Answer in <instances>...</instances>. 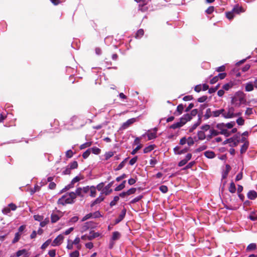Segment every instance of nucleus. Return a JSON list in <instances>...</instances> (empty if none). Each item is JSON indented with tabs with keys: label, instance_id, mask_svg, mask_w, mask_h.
Returning <instances> with one entry per match:
<instances>
[{
	"label": "nucleus",
	"instance_id": "nucleus-1",
	"mask_svg": "<svg viewBox=\"0 0 257 257\" xmlns=\"http://www.w3.org/2000/svg\"><path fill=\"white\" fill-rule=\"evenodd\" d=\"M209 112L210 115H208V117H218L221 116L226 119L232 118V117L234 116L233 113V106H228L226 109L221 108L218 110H216L211 111L210 108L207 109V113Z\"/></svg>",
	"mask_w": 257,
	"mask_h": 257
},
{
	"label": "nucleus",
	"instance_id": "nucleus-2",
	"mask_svg": "<svg viewBox=\"0 0 257 257\" xmlns=\"http://www.w3.org/2000/svg\"><path fill=\"white\" fill-rule=\"evenodd\" d=\"M76 198V194L74 192H71L68 194L63 195L58 200V203L64 205L66 204H71L74 202Z\"/></svg>",
	"mask_w": 257,
	"mask_h": 257
},
{
	"label": "nucleus",
	"instance_id": "nucleus-3",
	"mask_svg": "<svg viewBox=\"0 0 257 257\" xmlns=\"http://www.w3.org/2000/svg\"><path fill=\"white\" fill-rule=\"evenodd\" d=\"M244 100V96L240 92H236L234 96L231 98V103L235 107H239L241 103Z\"/></svg>",
	"mask_w": 257,
	"mask_h": 257
},
{
	"label": "nucleus",
	"instance_id": "nucleus-4",
	"mask_svg": "<svg viewBox=\"0 0 257 257\" xmlns=\"http://www.w3.org/2000/svg\"><path fill=\"white\" fill-rule=\"evenodd\" d=\"M216 127L220 131L219 133L220 134L223 135L227 137L230 136V132L226 129L224 123H218L216 125Z\"/></svg>",
	"mask_w": 257,
	"mask_h": 257
},
{
	"label": "nucleus",
	"instance_id": "nucleus-5",
	"mask_svg": "<svg viewBox=\"0 0 257 257\" xmlns=\"http://www.w3.org/2000/svg\"><path fill=\"white\" fill-rule=\"evenodd\" d=\"M62 212L59 210L54 211L51 215V221L52 223H55L58 221L61 217H62Z\"/></svg>",
	"mask_w": 257,
	"mask_h": 257
},
{
	"label": "nucleus",
	"instance_id": "nucleus-6",
	"mask_svg": "<svg viewBox=\"0 0 257 257\" xmlns=\"http://www.w3.org/2000/svg\"><path fill=\"white\" fill-rule=\"evenodd\" d=\"M64 237L63 235L60 234L56 238L54 239V240L52 242L51 245L53 246H59L63 242L64 240Z\"/></svg>",
	"mask_w": 257,
	"mask_h": 257
},
{
	"label": "nucleus",
	"instance_id": "nucleus-7",
	"mask_svg": "<svg viewBox=\"0 0 257 257\" xmlns=\"http://www.w3.org/2000/svg\"><path fill=\"white\" fill-rule=\"evenodd\" d=\"M157 128L155 127L152 130H149L147 133V136L148 137V140H151L154 139H155L157 137Z\"/></svg>",
	"mask_w": 257,
	"mask_h": 257
},
{
	"label": "nucleus",
	"instance_id": "nucleus-8",
	"mask_svg": "<svg viewBox=\"0 0 257 257\" xmlns=\"http://www.w3.org/2000/svg\"><path fill=\"white\" fill-rule=\"evenodd\" d=\"M114 182L112 181L110 182L107 185H106L102 190V193L107 195H108L112 192V189L110 188L113 185Z\"/></svg>",
	"mask_w": 257,
	"mask_h": 257
},
{
	"label": "nucleus",
	"instance_id": "nucleus-9",
	"mask_svg": "<svg viewBox=\"0 0 257 257\" xmlns=\"http://www.w3.org/2000/svg\"><path fill=\"white\" fill-rule=\"evenodd\" d=\"M191 119V115L189 113H187L183 115L180 120L182 124L184 125L187 121H190Z\"/></svg>",
	"mask_w": 257,
	"mask_h": 257
},
{
	"label": "nucleus",
	"instance_id": "nucleus-10",
	"mask_svg": "<svg viewBox=\"0 0 257 257\" xmlns=\"http://www.w3.org/2000/svg\"><path fill=\"white\" fill-rule=\"evenodd\" d=\"M232 10L236 14H239L245 12V10L239 5H235Z\"/></svg>",
	"mask_w": 257,
	"mask_h": 257
},
{
	"label": "nucleus",
	"instance_id": "nucleus-11",
	"mask_svg": "<svg viewBox=\"0 0 257 257\" xmlns=\"http://www.w3.org/2000/svg\"><path fill=\"white\" fill-rule=\"evenodd\" d=\"M126 214V209L125 208L123 209L117 218L115 220V223H118L120 222L124 217Z\"/></svg>",
	"mask_w": 257,
	"mask_h": 257
},
{
	"label": "nucleus",
	"instance_id": "nucleus-12",
	"mask_svg": "<svg viewBox=\"0 0 257 257\" xmlns=\"http://www.w3.org/2000/svg\"><path fill=\"white\" fill-rule=\"evenodd\" d=\"M253 85L252 81L246 83L245 85V90L247 92L251 91L253 90Z\"/></svg>",
	"mask_w": 257,
	"mask_h": 257
},
{
	"label": "nucleus",
	"instance_id": "nucleus-13",
	"mask_svg": "<svg viewBox=\"0 0 257 257\" xmlns=\"http://www.w3.org/2000/svg\"><path fill=\"white\" fill-rule=\"evenodd\" d=\"M209 135L207 136V139L208 140H210L212 138V137L216 136L219 134H220L216 130H215L214 129L209 130Z\"/></svg>",
	"mask_w": 257,
	"mask_h": 257
},
{
	"label": "nucleus",
	"instance_id": "nucleus-14",
	"mask_svg": "<svg viewBox=\"0 0 257 257\" xmlns=\"http://www.w3.org/2000/svg\"><path fill=\"white\" fill-rule=\"evenodd\" d=\"M247 197L251 200H254L257 197V193L254 191H250L247 193Z\"/></svg>",
	"mask_w": 257,
	"mask_h": 257
},
{
	"label": "nucleus",
	"instance_id": "nucleus-15",
	"mask_svg": "<svg viewBox=\"0 0 257 257\" xmlns=\"http://www.w3.org/2000/svg\"><path fill=\"white\" fill-rule=\"evenodd\" d=\"M99 236V233L98 232H95L94 231H91L88 235V240H91L95 238H96Z\"/></svg>",
	"mask_w": 257,
	"mask_h": 257
},
{
	"label": "nucleus",
	"instance_id": "nucleus-16",
	"mask_svg": "<svg viewBox=\"0 0 257 257\" xmlns=\"http://www.w3.org/2000/svg\"><path fill=\"white\" fill-rule=\"evenodd\" d=\"M204 156L209 159L214 158L215 156V153L212 151H206L204 152Z\"/></svg>",
	"mask_w": 257,
	"mask_h": 257
},
{
	"label": "nucleus",
	"instance_id": "nucleus-17",
	"mask_svg": "<svg viewBox=\"0 0 257 257\" xmlns=\"http://www.w3.org/2000/svg\"><path fill=\"white\" fill-rule=\"evenodd\" d=\"M120 237V233L118 231H114L112 233L111 240L115 241L118 240Z\"/></svg>",
	"mask_w": 257,
	"mask_h": 257
},
{
	"label": "nucleus",
	"instance_id": "nucleus-18",
	"mask_svg": "<svg viewBox=\"0 0 257 257\" xmlns=\"http://www.w3.org/2000/svg\"><path fill=\"white\" fill-rule=\"evenodd\" d=\"M248 147V143L247 142H246L241 147L240 153L241 154H244L246 151Z\"/></svg>",
	"mask_w": 257,
	"mask_h": 257
},
{
	"label": "nucleus",
	"instance_id": "nucleus-19",
	"mask_svg": "<svg viewBox=\"0 0 257 257\" xmlns=\"http://www.w3.org/2000/svg\"><path fill=\"white\" fill-rule=\"evenodd\" d=\"M256 248V245L255 243H250L248 246H247L246 248V251H250L253 250H255Z\"/></svg>",
	"mask_w": 257,
	"mask_h": 257
},
{
	"label": "nucleus",
	"instance_id": "nucleus-20",
	"mask_svg": "<svg viewBox=\"0 0 257 257\" xmlns=\"http://www.w3.org/2000/svg\"><path fill=\"white\" fill-rule=\"evenodd\" d=\"M248 218L252 221L257 220V213L254 211L250 213Z\"/></svg>",
	"mask_w": 257,
	"mask_h": 257
},
{
	"label": "nucleus",
	"instance_id": "nucleus-21",
	"mask_svg": "<svg viewBox=\"0 0 257 257\" xmlns=\"http://www.w3.org/2000/svg\"><path fill=\"white\" fill-rule=\"evenodd\" d=\"M183 125V124H182L181 121L180 120L179 121L175 122L174 124H173L172 125H171L170 127L171 128H173V129H176L178 128L181 127Z\"/></svg>",
	"mask_w": 257,
	"mask_h": 257
},
{
	"label": "nucleus",
	"instance_id": "nucleus-22",
	"mask_svg": "<svg viewBox=\"0 0 257 257\" xmlns=\"http://www.w3.org/2000/svg\"><path fill=\"white\" fill-rule=\"evenodd\" d=\"M198 138L200 140H203L206 138H207V136H206L204 131H200L198 132Z\"/></svg>",
	"mask_w": 257,
	"mask_h": 257
},
{
	"label": "nucleus",
	"instance_id": "nucleus-23",
	"mask_svg": "<svg viewBox=\"0 0 257 257\" xmlns=\"http://www.w3.org/2000/svg\"><path fill=\"white\" fill-rule=\"evenodd\" d=\"M103 199H104L103 197H102L101 196L98 197L93 202H92V203L91 204V206L93 207L95 204L100 203L101 201H102L103 200Z\"/></svg>",
	"mask_w": 257,
	"mask_h": 257
},
{
	"label": "nucleus",
	"instance_id": "nucleus-24",
	"mask_svg": "<svg viewBox=\"0 0 257 257\" xmlns=\"http://www.w3.org/2000/svg\"><path fill=\"white\" fill-rule=\"evenodd\" d=\"M125 183L126 181H123L120 184L115 187L114 190L115 191H119L123 189L125 187Z\"/></svg>",
	"mask_w": 257,
	"mask_h": 257
},
{
	"label": "nucleus",
	"instance_id": "nucleus-25",
	"mask_svg": "<svg viewBox=\"0 0 257 257\" xmlns=\"http://www.w3.org/2000/svg\"><path fill=\"white\" fill-rule=\"evenodd\" d=\"M135 121V118H131L128 120H127L125 122H124L123 124V126L124 128H126L128 127L130 124L133 123Z\"/></svg>",
	"mask_w": 257,
	"mask_h": 257
},
{
	"label": "nucleus",
	"instance_id": "nucleus-26",
	"mask_svg": "<svg viewBox=\"0 0 257 257\" xmlns=\"http://www.w3.org/2000/svg\"><path fill=\"white\" fill-rule=\"evenodd\" d=\"M233 86V83L232 82H230L223 85L222 88L225 90H228L229 89L232 88Z\"/></svg>",
	"mask_w": 257,
	"mask_h": 257
},
{
	"label": "nucleus",
	"instance_id": "nucleus-27",
	"mask_svg": "<svg viewBox=\"0 0 257 257\" xmlns=\"http://www.w3.org/2000/svg\"><path fill=\"white\" fill-rule=\"evenodd\" d=\"M154 147H155V145H149V146L146 147L144 149V153H148L150 152L151 151H152L154 149Z\"/></svg>",
	"mask_w": 257,
	"mask_h": 257
},
{
	"label": "nucleus",
	"instance_id": "nucleus-28",
	"mask_svg": "<svg viewBox=\"0 0 257 257\" xmlns=\"http://www.w3.org/2000/svg\"><path fill=\"white\" fill-rule=\"evenodd\" d=\"M127 158H125L123 161H122L115 169L116 171L121 170L124 166L127 161Z\"/></svg>",
	"mask_w": 257,
	"mask_h": 257
},
{
	"label": "nucleus",
	"instance_id": "nucleus-29",
	"mask_svg": "<svg viewBox=\"0 0 257 257\" xmlns=\"http://www.w3.org/2000/svg\"><path fill=\"white\" fill-rule=\"evenodd\" d=\"M89 191H90V196L92 197H95L96 194L95 187L94 186H91V187H90Z\"/></svg>",
	"mask_w": 257,
	"mask_h": 257
},
{
	"label": "nucleus",
	"instance_id": "nucleus-30",
	"mask_svg": "<svg viewBox=\"0 0 257 257\" xmlns=\"http://www.w3.org/2000/svg\"><path fill=\"white\" fill-rule=\"evenodd\" d=\"M74 183H72L71 181L70 184H69L68 185L66 186L65 188H64L61 191V193L64 192L67 190H68L69 189L73 188L74 187Z\"/></svg>",
	"mask_w": 257,
	"mask_h": 257
},
{
	"label": "nucleus",
	"instance_id": "nucleus-31",
	"mask_svg": "<svg viewBox=\"0 0 257 257\" xmlns=\"http://www.w3.org/2000/svg\"><path fill=\"white\" fill-rule=\"evenodd\" d=\"M144 34V31L143 29H139L136 34V38L137 39H140Z\"/></svg>",
	"mask_w": 257,
	"mask_h": 257
},
{
	"label": "nucleus",
	"instance_id": "nucleus-32",
	"mask_svg": "<svg viewBox=\"0 0 257 257\" xmlns=\"http://www.w3.org/2000/svg\"><path fill=\"white\" fill-rule=\"evenodd\" d=\"M224 125L226 126V129L228 130V129H231L233 127V126L235 125V121H230L229 122L224 123Z\"/></svg>",
	"mask_w": 257,
	"mask_h": 257
},
{
	"label": "nucleus",
	"instance_id": "nucleus-33",
	"mask_svg": "<svg viewBox=\"0 0 257 257\" xmlns=\"http://www.w3.org/2000/svg\"><path fill=\"white\" fill-rule=\"evenodd\" d=\"M71 121L72 122V125H75L76 127L78 126L77 122L79 121V118L76 116H74L71 118Z\"/></svg>",
	"mask_w": 257,
	"mask_h": 257
},
{
	"label": "nucleus",
	"instance_id": "nucleus-34",
	"mask_svg": "<svg viewBox=\"0 0 257 257\" xmlns=\"http://www.w3.org/2000/svg\"><path fill=\"white\" fill-rule=\"evenodd\" d=\"M234 14L235 13L232 10L230 12H228L226 13V17H227V19L231 20L234 18Z\"/></svg>",
	"mask_w": 257,
	"mask_h": 257
},
{
	"label": "nucleus",
	"instance_id": "nucleus-35",
	"mask_svg": "<svg viewBox=\"0 0 257 257\" xmlns=\"http://www.w3.org/2000/svg\"><path fill=\"white\" fill-rule=\"evenodd\" d=\"M21 233H20V232H17L16 234H15V237L14 238V239L12 241V242L13 243H16L18 241V240L20 239V237H21Z\"/></svg>",
	"mask_w": 257,
	"mask_h": 257
},
{
	"label": "nucleus",
	"instance_id": "nucleus-36",
	"mask_svg": "<svg viewBox=\"0 0 257 257\" xmlns=\"http://www.w3.org/2000/svg\"><path fill=\"white\" fill-rule=\"evenodd\" d=\"M229 191L230 192L233 193L236 191V187L234 183L233 182H231L230 184V186L229 187Z\"/></svg>",
	"mask_w": 257,
	"mask_h": 257
},
{
	"label": "nucleus",
	"instance_id": "nucleus-37",
	"mask_svg": "<svg viewBox=\"0 0 257 257\" xmlns=\"http://www.w3.org/2000/svg\"><path fill=\"white\" fill-rule=\"evenodd\" d=\"M90 149V151H91L92 153L95 155L99 154L101 152L100 149L97 147H93Z\"/></svg>",
	"mask_w": 257,
	"mask_h": 257
},
{
	"label": "nucleus",
	"instance_id": "nucleus-38",
	"mask_svg": "<svg viewBox=\"0 0 257 257\" xmlns=\"http://www.w3.org/2000/svg\"><path fill=\"white\" fill-rule=\"evenodd\" d=\"M78 216H73L70 219V220L68 221V223L69 225H72L74 224V223L76 222L78 220Z\"/></svg>",
	"mask_w": 257,
	"mask_h": 257
},
{
	"label": "nucleus",
	"instance_id": "nucleus-39",
	"mask_svg": "<svg viewBox=\"0 0 257 257\" xmlns=\"http://www.w3.org/2000/svg\"><path fill=\"white\" fill-rule=\"evenodd\" d=\"M51 242V239H48L46 241H45L42 245V246L41 247V249H46L49 246V245L50 244Z\"/></svg>",
	"mask_w": 257,
	"mask_h": 257
},
{
	"label": "nucleus",
	"instance_id": "nucleus-40",
	"mask_svg": "<svg viewBox=\"0 0 257 257\" xmlns=\"http://www.w3.org/2000/svg\"><path fill=\"white\" fill-rule=\"evenodd\" d=\"M80 241V239L79 237H76L73 241H72V242L74 244L77 245V248L78 249H80V246L79 245Z\"/></svg>",
	"mask_w": 257,
	"mask_h": 257
},
{
	"label": "nucleus",
	"instance_id": "nucleus-41",
	"mask_svg": "<svg viewBox=\"0 0 257 257\" xmlns=\"http://www.w3.org/2000/svg\"><path fill=\"white\" fill-rule=\"evenodd\" d=\"M68 167H70V169H74L77 168L78 167V163L76 161H73L72 163H70L68 165Z\"/></svg>",
	"mask_w": 257,
	"mask_h": 257
},
{
	"label": "nucleus",
	"instance_id": "nucleus-42",
	"mask_svg": "<svg viewBox=\"0 0 257 257\" xmlns=\"http://www.w3.org/2000/svg\"><path fill=\"white\" fill-rule=\"evenodd\" d=\"M183 109H184V106L183 104H180L178 105L177 107V111L178 112V115L181 114L182 113Z\"/></svg>",
	"mask_w": 257,
	"mask_h": 257
},
{
	"label": "nucleus",
	"instance_id": "nucleus-43",
	"mask_svg": "<svg viewBox=\"0 0 257 257\" xmlns=\"http://www.w3.org/2000/svg\"><path fill=\"white\" fill-rule=\"evenodd\" d=\"M119 196H115L113 198V200L110 202V205L111 206H114L116 204L117 202L119 200Z\"/></svg>",
	"mask_w": 257,
	"mask_h": 257
},
{
	"label": "nucleus",
	"instance_id": "nucleus-44",
	"mask_svg": "<svg viewBox=\"0 0 257 257\" xmlns=\"http://www.w3.org/2000/svg\"><path fill=\"white\" fill-rule=\"evenodd\" d=\"M49 222V219L48 218H45L44 220H42L40 221V225L43 227L46 226Z\"/></svg>",
	"mask_w": 257,
	"mask_h": 257
},
{
	"label": "nucleus",
	"instance_id": "nucleus-45",
	"mask_svg": "<svg viewBox=\"0 0 257 257\" xmlns=\"http://www.w3.org/2000/svg\"><path fill=\"white\" fill-rule=\"evenodd\" d=\"M142 197L143 196L142 195L138 196L131 200L130 203L132 204H134L137 202H139L142 198Z\"/></svg>",
	"mask_w": 257,
	"mask_h": 257
},
{
	"label": "nucleus",
	"instance_id": "nucleus-46",
	"mask_svg": "<svg viewBox=\"0 0 257 257\" xmlns=\"http://www.w3.org/2000/svg\"><path fill=\"white\" fill-rule=\"evenodd\" d=\"M71 169L67 166L65 170L62 172V174L64 175H69L71 173Z\"/></svg>",
	"mask_w": 257,
	"mask_h": 257
},
{
	"label": "nucleus",
	"instance_id": "nucleus-47",
	"mask_svg": "<svg viewBox=\"0 0 257 257\" xmlns=\"http://www.w3.org/2000/svg\"><path fill=\"white\" fill-rule=\"evenodd\" d=\"M73 243L72 242V241L70 239H68L67 241V248L68 249H72L73 247Z\"/></svg>",
	"mask_w": 257,
	"mask_h": 257
},
{
	"label": "nucleus",
	"instance_id": "nucleus-48",
	"mask_svg": "<svg viewBox=\"0 0 257 257\" xmlns=\"http://www.w3.org/2000/svg\"><path fill=\"white\" fill-rule=\"evenodd\" d=\"M136 191V188H132L126 191V193L127 194V196L130 195L131 194H134Z\"/></svg>",
	"mask_w": 257,
	"mask_h": 257
},
{
	"label": "nucleus",
	"instance_id": "nucleus-49",
	"mask_svg": "<svg viewBox=\"0 0 257 257\" xmlns=\"http://www.w3.org/2000/svg\"><path fill=\"white\" fill-rule=\"evenodd\" d=\"M113 156V153L112 152H108L105 153L104 156L106 160H108L110 158Z\"/></svg>",
	"mask_w": 257,
	"mask_h": 257
},
{
	"label": "nucleus",
	"instance_id": "nucleus-50",
	"mask_svg": "<svg viewBox=\"0 0 257 257\" xmlns=\"http://www.w3.org/2000/svg\"><path fill=\"white\" fill-rule=\"evenodd\" d=\"M69 256L70 257H79V252L78 250H75L70 253Z\"/></svg>",
	"mask_w": 257,
	"mask_h": 257
},
{
	"label": "nucleus",
	"instance_id": "nucleus-51",
	"mask_svg": "<svg viewBox=\"0 0 257 257\" xmlns=\"http://www.w3.org/2000/svg\"><path fill=\"white\" fill-rule=\"evenodd\" d=\"M90 149L87 150L85 152L83 153L82 157L84 159H86L90 154Z\"/></svg>",
	"mask_w": 257,
	"mask_h": 257
},
{
	"label": "nucleus",
	"instance_id": "nucleus-52",
	"mask_svg": "<svg viewBox=\"0 0 257 257\" xmlns=\"http://www.w3.org/2000/svg\"><path fill=\"white\" fill-rule=\"evenodd\" d=\"M92 213H88L87 214H86L85 216H84L82 220H81V221L82 222H83V221H85V220L88 219H90V218H92Z\"/></svg>",
	"mask_w": 257,
	"mask_h": 257
},
{
	"label": "nucleus",
	"instance_id": "nucleus-53",
	"mask_svg": "<svg viewBox=\"0 0 257 257\" xmlns=\"http://www.w3.org/2000/svg\"><path fill=\"white\" fill-rule=\"evenodd\" d=\"M253 113V109L252 108L248 107L246 109L245 114L249 116Z\"/></svg>",
	"mask_w": 257,
	"mask_h": 257
},
{
	"label": "nucleus",
	"instance_id": "nucleus-54",
	"mask_svg": "<svg viewBox=\"0 0 257 257\" xmlns=\"http://www.w3.org/2000/svg\"><path fill=\"white\" fill-rule=\"evenodd\" d=\"M82 188H78L76 190L75 192H74L76 194V197L77 196H82L83 195L82 194Z\"/></svg>",
	"mask_w": 257,
	"mask_h": 257
},
{
	"label": "nucleus",
	"instance_id": "nucleus-55",
	"mask_svg": "<svg viewBox=\"0 0 257 257\" xmlns=\"http://www.w3.org/2000/svg\"><path fill=\"white\" fill-rule=\"evenodd\" d=\"M91 145V143L90 142H86L82 145H81L80 147V149H84L86 147H90Z\"/></svg>",
	"mask_w": 257,
	"mask_h": 257
},
{
	"label": "nucleus",
	"instance_id": "nucleus-56",
	"mask_svg": "<svg viewBox=\"0 0 257 257\" xmlns=\"http://www.w3.org/2000/svg\"><path fill=\"white\" fill-rule=\"evenodd\" d=\"M236 123L239 125H242L244 124V120L242 117H239L236 120Z\"/></svg>",
	"mask_w": 257,
	"mask_h": 257
},
{
	"label": "nucleus",
	"instance_id": "nucleus-57",
	"mask_svg": "<svg viewBox=\"0 0 257 257\" xmlns=\"http://www.w3.org/2000/svg\"><path fill=\"white\" fill-rule=\"evenodd\" d=\"M160 190L162 192L165 193L168 191V188L166 186L162 185L160 187Z\"/></svg>",
	"mask_w": 257,
	"mask_h": 257
},
{
	"label": "nucleus",
	"instance_id": "nucleus-58",
	"mask_svg": "<svg viewBox=\"0 0 257 257\" xmlns=\"http://www.w3.org/2000/svg\"><path fill=\"white\" fill-rule=\"evenodd\" d=\"M92 218H96L101 216V214L99 211H96L94 213H92Z\"/></svg>",
	"mask_w": 257,
	"mask_h": 257
},
{
	"label": "nucleus",
	"instance_id": "nucleus-59",
	"mask_svg": "<svg viewBox=\"0 0 257 257\" xmlns=\"http://www.w3.org/2000/svg\"><path fill=\"white\" fill-rule=\"evenodd\" d=\"M195 163V162L194 161L190 162L186 166V167L184 168V169L186 170V169L191 168L194 166Z\"/></svg>",
	"mask_w": 257,
	"mask_h": 257
},
{
	"label": "nucleus",
	"instance_id": "nucleus-60",
	"mask_svg": "<svg viewBox=\"0 0 257 257\" xmlns=\"http://www.w3.org/2000/svg\"><path fill=\"white\" fill-rule=\"evenodd\" d=\"M26 252V249H22L18 250L16 253V255L17 257L20 256L22 255H23L24 253H25Z\"/></svg>",
	"mask_w": 257,
	"mask_h": 257
},
{
	"label": "nucleus",
	"instance_id": "nucleus-61",
	"mask_svg": "<svg viewBox=\"0 0 257 257\" xmlns=\"http://www.w3.org/2000/svg\"><path fill=\"white\" fill-rule=\"evenodd\" d=\"M34 218L35 220L39 221L40 222L43 220V216L39 215H35L34 216Z\"/></svg>",
	"mask_w": 257,
	"mask_h": 257
},
{
	"label": "nucleus",
	"instance_id": "nucleus-62",
	"mask_svg": "<svg viewBox=\"0 0 257 257\" xmlns=\"http://www.w3.org/2000/svg\"><path fill=\"white\" fill-rule=\"evenodd\" d=\"M48 254L50 257H55L56 255V250L55 249H51L48 252Z\"/></svg>",
	"mask_w": 257,
	"mask_h": 257
},
{
	"label": "nucleus",
	"instance_id": "nucleus-63",
	"mask_svg": "<svg viewBox=\"0 0 257 257\" xmlns=\"http://www.w3.org/2000/svg\"><path fill=\"white\" fill-rule=\"evenodd\" d=\"M187 143L188 144L189 146H191L193 145L194 141L193 139L191 137H189L187 139Z\"/></svg>",
	"mask_w": 257,
	"mask_h": 257
},
{
	"label": "nucleus",
	"instance_id": "nucleus-64",
	"mask_svg": "<svg viewBox=\"0 0 257 257\" xmlns=\"http://www.w3.org/2000/svg\"><path fill=\"white\" fill-rule=\"evenodd\" d=\"M73 153L71 150H68L66 153V156L68 158H71L73 156Z\"/></svg>",
	"mask_w": 257,
	"mask_h": 257
}]
</instances>
